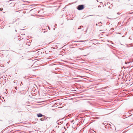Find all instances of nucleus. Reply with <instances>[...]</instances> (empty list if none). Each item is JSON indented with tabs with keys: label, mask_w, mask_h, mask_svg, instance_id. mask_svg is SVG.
<instances>
[{
	"label": "nucleus",
	"mask_w": 133,
	"mask_h": 133,
	"mask_svg": "<svg viewBox=\"0 0 133 133\" xmlns=\"http://www.w3.org/2000/svg\"><path fill=\"white\" fill-rule=\"evenodd\" d=\"M96 26H97V25H98V24H96Z\"/></svg>",
	"instance_id": "9d476101"
},
{
	"label": "nucleus",
	"mask_w": 133,
	"mask_h": 133,
	"mask_svg": "<svg viewBox=\"0 0 133 133\" xmlns=\"http://www.w3.org/2000/svg\"><path fill=\"white\" fill-rule=\"evenodd\" d=\"M87 16V17H88V16Z\"/></svg>",
	"instance_id": "2eb2a0df"
},
{
	"label": "nucleus",
	"mask_w": 133,
	"mask_h": 133,
	"mask_svg": "<svg viewBox=\"0 0 133 133\" xmlns=\"http://www.w3.org/2000/svg\"><path fill=\"white\" fill-rule=\"evenodd\" d=\"M108 128L111 130H114L115 129V126L112 124L108 126Z\"/></svg>",
	"instance_id": "f257e3e1"
},
{
	"label": "nucleus",
	"mask_w": 133,
	"mask_h": 133,
	"mask_svg": "<svg viewBox=\"0 0 133 133\" xmlns=\"http://www.w3.org/2000/svg\"><path fill=\"white\" fill-rule=\"evenodd\" d=\"M117 14H119L118 13H117Z\"/></svg>",
	"instance_id": "4468645a"
},
{
	"label": "nucleus",
	"mask_w": 133,
	"mask_h": 133,
	"mask_svg": "<svg viewBox=\"0 0 133 133\" xmlns=\"http://www.w3.org/2000/svg\"><path fill=\"white\" fill-rule=\"evenodd\" d=\"M84 8V5H78L77 7V9L79 10H81Z\"/></svg>",
	"instance_id": "f03ea898"
},
{
	"label": "nucleus",
	"mask_w": 133,
	"mask_h": 133,
	"mask_svg": "<svg viewBox=\"0 0 133 133\" xmlns=\"http://www.w3.org/2000/svg\"><path fill=\"white\" fill-rule=\"evenodd\" d=\"M81 27H80L79 28H78V29H81Z\"/></svg>",
	"instance_id": "1a4fd4ad"
},
{
	"label": "nucleus",
	"mask_w": 133,
	"mask_h": 133,
	"mask_svg": "<svg viewBox=\"0 0 133 133\" xmlns=\"http://www.w3.org/2000/svg\"><path fill=\"white\" fill-rule=\"evenodd\" d=\"M47 118V117H46V116L44 117H43V118L44 119V120L46 119Z\"/></svg>",
	"instance_id": "39448f33"
},
{
	"label": "nucleus",
	"mask_w": 133,
	"mask_h": 133,
	"mask_svg": "<svg viewBox=\"0 0 133 133\" xmlns=\"http://www.w3.org/2000/svg\"><path fill=\"white\" fill-rule=\"evenodd\" d=\"M73 121H72V122Z\"/></svg>",
	"instance_id": "ddd939ff"
},
{
	"label": "nucleus",
	"mask_w": 133,
	"mask_h": 133,
	"mask_svg": "<svg viewBox=\"0 0 133 133\" xmlns=\"http://www.w3.org/2000/svg\"><path fill=\"white\" fill-rule=\"evenodd\" d=\"M99 25V26H101V25Z\"/></svg>",
	"instance_id": "9b49d317"
},
{
	"label": "nucleus",
	"mask_w": 133,
	"mask_h": 133,
	"mask_svg": "<svg viewBox=\"0 0 133 133\" xmlns=\"http://www.w3.org/2000/svg\"><path fill=\"white\" fill-rule=\"evenodd\" d=\"M79 49H80V50H83V49H81V48H79Z\"/></svg>",
	"instance_id": "6e6552de"
},
{
	"label": "nucleus",
	"mask_w": 133,
	"mask_h": 133,
	"mask_svg": "<svg viewBox=\"0 0 133 133\" xmlns=\"http://www.w3.org/2000/svg\"><path fill=\"white\" fill-rule=\"evenodd\" d=\"M99 23H101V22H99L98 24H99Z\"/></svg>",
	"instance_id": "f8f14e48"
},
{
	"label": "nucleus",
	"mask_w": 133,
	"mask_h": 133,
	"mask_svg": "<svg viewBox=\"0 0 133 133\" xmlns=\"http://www.w3.org/2000/svg\"><path fill=\"white\" fill-rule=\"evenodd\" d=\"M40 120H41V121H44V119L43 118H41L40 119Z\"/></svg>",
	"instance_id": "423d86ee"
},
{
	"label": "nucleus",
	"mask_w": 133,
	"mask_h": 133,
	"mask_svg": "<svg viewBox=\"0 0 133 133\" xmlns=\"http://www.w3.org/2000/svg\"><path fill=\"white\" fill-rule=\"evenodd\" d=\"M55 26H56V25L55 26Z\"/></svg>",
	"instance_id": "a211bd4d"
},
{
	"label": "nucleus",
	"mask_w": 133,
	"mask_h": 133,
	"mask_svg": "<svg viewBox=\"0 0 133 133\" xmlns=\"http://www.w3.org/2000/svg\"><path fill=\"white\" fill-rule=\"evenodd\" d=\"M3 10V9L2 8H0V11H2Z\"/></svg>",
	"instance_id": "0eeeda50"
},
{
	"label": "nucleus",
	"mask_w": 133,
	"mask_h": 133,
	"mask_svg": "<svg viewBox=\"0 0 133 133\" xmlns=\"http://www.w3.org/2000/svg\"><path fill=\"white\" fill-rule=\"evenodd\" d=\"M37 116L38 117H41L44 116L42 114L39 113L37 114Z\"/></svg>",
	"instance_id": "7ed1b4c3"
},
{
	"label": "nucleus",
	"mask_w": 133,
	"mask_h": 133,
	"mask_svg": "<svg viewBox=\"0 0 133 133\" xmlns=\"http://www.w3.org/2000/svg\"><path fill=\"white\" fill-rule=\"evenodd\" d=\"M74 41V42H84V41Z\"/></svg>",
	"instance_id": "20e7f679"
},
{
	"label": "nucleus",
	"mask_w": 133,
	"mask_h": 133,
	"mask_svg": "<svg viewBox=\"0 0 133 133\" xmlns=\"http://www.w3.org/2000/svg\"><path fill=\"white\" fill-rule=\"evenodd\" d=\"M55 26H56V25L55 26Z\"/></svg>",
	"instance_id": "f3484780"
},
{
	"label": "nucleus",
	"mask_w": 133,
	"mask_h": 133,
	"mask_svg": "<svg viewBox=\"0 0 133 133\" xmlns=\"http://www.w3.org/2000/svg\"><path fill=\"white\" fill-rule=\"evenodd\" d=\"M76 44V45H77V44Z\"/></svg>",
	"instance_id": "dca6fc26"
}]
</instances>
